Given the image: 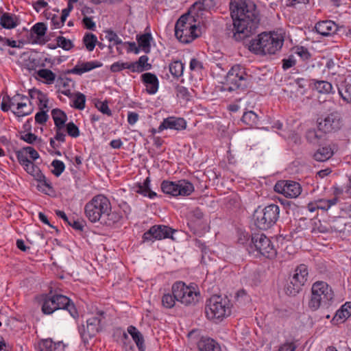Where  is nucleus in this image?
Instances as JSON below:
<instances>
[{
    "instance_id": "1",
    "label": "nucleus",
    "mask_w": 351,
    "mask_h": 351,
    "mask_svg": "<svg viewBox=\"0 0 351 351\" xmlns=\"http://www.w3.org/2000/svg\"><path fill=\"white\" fill-rule=\"evenodd\" d=\"M231 16L237 39L249 36L258 25L256 6L250 0H231L230 3Z\"/></svg>"
},
{
    "instance_id": "2",
    "label": "nucleus",
    "mask_w": 351,
    "mask_h": 351,
    "mask_svg": "<svg viewBox=\"0 0 351 351\" xmlns=\"http://www.w3.org/2000/svg\"><path fill=\"white\" fill-rule=\"evenodd\" d=\"M172 294H164L162 304L167 308L175 306L176 300L185 306L195 304L198 302L199 293L192 287L186 286L183 282L179 281L172 285Z\"/></svg>"
},
{
    "instance_id": "3",
    "label": "nucleus",
    "mask_w": 351,
    "mask_h": 351,
    "mask_svg": "<svg viewBox=\"0 0 351 351\" xmlns=\"http://www.w3.org/2000/svg\"><path fill=\"white\" fill-rule=\"evenodd\" d=\"M283 42V37L280 34L263 32L250 41L249 49L258 55L275 54L281 49Z\"/></svg>"
},
{
    "instance_id": "4",
    "label": "nucleus",
    "mask_w": 351,
    "mask_h": 351,
    "mask_svg": "<svg viewBox=\"0 0 351 351\" xmlns=\"http://www.w3.org/2000/svg\"><path fill=\"white\" fill-rule=\"evenodd\" d=\"M334 299V292L331 287L324 281L314 282L311 287V296L308 301V308L316 311L320 307L328 308Z\"/></svg>"
},
{
    "instance_id": "5",
    "label": "nucleus",
    "mask_w": 351,
    "mask_h": 351,
    "mask_svg": "<svg viewBox=\"0 0 351 351\" xmlns=\"http://www.w3.org/2000/svg\"><path fill=\"white\" fill-rule=\"evenodd\" d=\"M230 313V302L227 298L214 295L206 300L205 314L208 319L219 322L228 317Z\"/></svg>"
},
{
    "instance_id": "6",
    "label": "nucleus",
    "mask_w": 351,
    "mask_h": 351,
    "mask_svg": "<svg viewBox=\"0 0 351 351\" xmlns=\"http://www.w3.org/2000/svg\"><path fill=\"white\" fill-rule=\"evenodd\" d=\"M199 35L194 18L189 14L181 16L175 25V36L178 40L182 43H189Z\"/></svg>"
},
{
    "instance_id": "7",
    "label": "nucleus",
    "mask_w": 351,
    "mask_h": 351,
    "mask_svg": "<svg viewBox=\"0 0 351 351\" xmlns=\"http://www.w3.org/2000/svg\"><path fill=\"white\" fill-rule=\"evenodd\" d=\"M279 217V206L276 204H271L265 208L258 206L254 212L253 220L257 228L266 230L276 224Z\"/></svg>"
},
{
    "instance_id": "8",
    "label": "nucleus",
    "mask_w": 351,
    "mask_h": 351,
    "mask_svg": "<svg viewBox=\"0 0 351 351\" xmlns=\"http://www.w3.org/2000/svg\"><path fill=\"white\" fill-rule=\"evenodd\" d=\"M110 208H112L109 199L103 195H97L86 204L84 213L90 222H101Z\"/></svg>"
},
{
    "instance_id": "9",
    "label": "nucleus",
    "mask_w": 351,
    "mask_h": 351,
    "mask_svg": "<svg viewBox=\"0 0 351 351\" xmlns=\"http://www.w3.org/2000/svg\"><path fill=\"white\" fill-rule=\"evenodd\" d=\"M58 309L66 310L73 318L78 317L77 308L68 297L60 294L46 296L42 306L43 313L50 315Z\"/></svg>"
},
{
    "instance_id": "10",
    "label": "nucleus",
    "mask_w": 351,
    "mask_h": 351,
    "mask_svg": "<svg viewBox=\"0 0 351 351\" xmlns=\"http://www.w3.org/2000/svg\"><path fill=\"white\" fill-rule=\"evenodd\" d=\"M1 95L3 97L1 109L3 112H8L12 106H16V111H13V113L17 117L27 116L32 112V108H27V110H23L24 108H27V102L29 99L23 94L16 93L11 97L6 92L3 91Z\"/></svg>"
},
{
    "instance_id": "11",
    "label": "nucleus",
    "mask_w": 351,
    "mask_h": 351,
    "mask_svg": "<svg viewBox=\"0 0 351 351\" xmlns=\"http://www.w3.org/2000/svg\"><path fill=\"white\" fill-rule=\"evenodd\" d=\"M160 187L164 193L172 196H188L194 191L193 184L186 180L178 182L163 180Z\"/></svg>"
},
{
    "instance_id": "12",
    "label": "nucleus",
    "mask_w": 351,
    "mask_h": 351,
    "mask_svg": "<svg viewBox=\"0 0 351 351\" xmlns=\"http://www.w3.org/2000/svg\"><path fill=\"white\" fill-rule=\"evenodd\" d=\"M106 313L103 311H99L96 313L95 316L88 318L86 320V328L83 326L82 330L80 331L81 336L84 340H87L96 335L105 324Z\"/></svg>"
},
{
    "instance_id": "13",
    "label": "nucleus",
    "mask_w": 351,
    "mask_h": 351,
    "mask_svg": "<svg viewBox=\"0 0 351 351\" xmlns=\"http://www.w3.org/2000/svg\"><path fill=\"white\" fill-rule=\"evenodd\" d=\"M252 243L256 251L266 258H273L277 254V251L273 243L263 233L253 234Z\"/></svg>"
},
{
    "instance_id": "14",
    "label": "nucleus",
    "mask_w": 351,
    "mask_h": 351,
    "mask_svg": "<svg viewBox=\"0 0 351 351\" xmlns=\"http://www.w3.org/2000/svg\"><path fill=\"white\" fill-rule=\"evenodd\" d=\"M317 121L319 130L324 133L336 132L343 125L342 119L337 112L322 116L317 119Z\"/></svg>"
},
{
    "instance_id": "15",
    "label": "nucleus",
    "mask_w": 351,
    "mask_h": 351,
    "mask_svg": "<svg viewBox=\"0 0 351 351\" xmlns=\"http://www.w3.org/2000/svg\"><path fill=\"white\" fill-rule=\"evenodd\" d=\"M174 230L165 225H154L143 235V242H154L155 240H162L167 238L173 239Z\"/></svg>"
},
{
    "instance_id": "16",
    "label": "nucleus",
    "mask_w": 351,
    "mask_h": 351,
    "mask_svg": "<svg viewBox=\"0 0 351 351\" xmlns=\"http://www.w3.org/2000/svg\"><path fill=\"white\" fill-rule=\"evenodd\" d=\"M274 191L282 194L286 197L295 198L301 194L302 187L298 182L295 181L280 180L276 183Z\"/></svg>"
},
{
    "instance_id": "17",
    "label": "nucleus",
    "mask_w": 351,
    "mask_h": 351,
    "mask_svg": "<svg viewBox=\"0 0 351 351\" xmlns=\"http://www.w3.org/2000/svg\"><path fill=\"white\" fill-rule=\"evenodd\" d=\"M245 73L243 68L240 65H234L228 71L227 75L226 81L230 86L229 88L235 86L236 88H241L244 86Z\"/></svg>"
},
{
    "instance_id": "18",
    "label": "nucleus",
    "mask_w": 351,
    "mask_h": 351,
    "mask_svg": "<svg viewBox=\"0 0 351 351\" xmlns=\"http://www.w3.org/2000/svg\"><path fill=\"white\" fill-rule=\"evenodd\" d=\"M186 121L184 119L181 117H169L163 119L158 130L160 132L167 129L182 130L186 129Z\"/></svg>"
},
{
    "instance_id": "19",
    "label": "nucleus",
    "mask_w": 351,
    "mask_h": 351,
    "mask_svg": "<svg viewBox=\"0 0 351 351\" xmlns=\"http://www.w3.org/2000/svg\"><path fill=\"white\" fill-rule=\"evenodd\" d=\"M101 66L102 64L98 61L85 62L83 60H78L75 66L69 70L67 73L81 75L94 69L101 67Z\"/></svg>"
},
{
    "instance_id": "20",
    "label": "nucleus",
    "mask_w": 351,
    "mask_h": 351,
    "mask_svg": "<svg viewBox=\"0 0 351 351\" xmlns=\"http://www.w3.org/2000/svg\"><path fill=\"white\" fill-rule=\"evenodd\" d=\"M316 32L322 36H329L335 34L337 31V25L332 21H322L316 23Z\"/></svg>"
},
{
    "instance_id": "21",
    "label": "nucleus",
    "mask_w": 351,
    "mask_h": 351,
    "mask_svg": "<svg viewBox=\"0 0 351 351\" xmlns=\"http://www.w3.org/2000/svg\"><path fill=\"white\" fill-rule=\"evenodd\" d=\"M19 24L20 20L15 14L4 12L0 16V25L5 29H14Z\"/></svg>"
},
{
    "instance_id": "22",
    "label": "nucleus",
    "mask_w": 351,
    "mask_h": 351,
    "mask_svg": "<svg viewBox=\"0 0 351 351\" xmlns=\"http://www.w3.org/2000/svg\"><path fill=\"white\" fill-rule=\"evenodd\" d=\"M150 178L147 177L143 183L138 182L134 186V191L145 197L153 199L156 197V193L150 189Z\"/></svg>"
},
{
    "instance_id": "23",
    "label": "nucleus",
    "mask_w": 351,
    "mask_h": 351,
    "mask_svg": "<svg viewBox=\"0 0 351 351\" xmlns=\"http://www.w3.org/2000/svg\"><path fill=\"white\" fill-rule=\"evenodd\" d=\"M200 351H221L219 344L213 339L202 337L197 343Z\"/></svg>"
},
{
    "instance_id": "24",
    "label": "nucleus",
    "mask_w": 351,
    "mask_h": 351,
    "mask_svg": "<svg viewBox=\"0 0 351 351\" xmlns=\"http://www.w3.org/2000/svg\"><path fill=\"white\" fill-rule=\"evenodd\" d=\"M40 351H64V344L62 341L54 342L51 339L42 340L39 343Z\"/></svg>"
},
{
    "instance_id": "25",
    "label": "nucleus",
    "mask_w": 351,
    "mask_h": 351,
    "mask_svg": "<svg viewBox=\"0 0 351 351\" xmlns=\"http://www.w3.org/2000/svg\"><path fill=\"white\" fill-rule=\"evenodd\" d=\"M308 276V267L304 264H300L295 269L294 274L291 279L295 280L297 282L300 283L302 286H304L307 281Z\"/></svg>"
},
{
    "instance_id": "26",
    "label": "nucleus",
    "mask_w": 351,
    "mask_h": 351,
    "mask_svg": "<svg viewBox=\"0 0 351 351\" xmlns=\"http://www.w3.org/2000/svg\"><path fill=\"white\" fill-rule=\"evenodd\" d=\"M153 38L150 33H145L136 36V40L140 50L145 53L151 51V42Z\"/></svg>"
},
{
    "instance_id": "27",
    "label": "nucleus",
    "mask_w": 351,
    "mask_h": 351,
    "mask_svg": "<svg viewBox=\"0 0 351 351\" xmlns=\"http://www.w3.org/2000/svg\"><path fill=\"white\" fill-rule=\"evenodd\" d=\"M51 116L54 121L55 128H64L65 123L67 121V116L66 113L58 108H55L51 110Z\"/></svg>"
},
{
    "instance_id": "28",
    "label": "nucleus",
    "mask_w": 351,
    "mask_h": 351,
    "mask_svg": "<svg viewBox=\"0 0 351 351\" xmlns=\"http://www.w3.org/2000/svg\"><path fill=\"white\" fill-rule=\"evenodd\" d=\"M56 215L62 219L69 226H71L73 229L79 231H82L84 229V222L76 221L74 218H69L66 216L65 213L62 210H56Z\"/></svg>"
},
{
    "instance_id": "29",
    "label": "nucleus",
    "mask_w": 351,
    "mask_h": 351,
    "mask_svg": "<svg viewBox=\"0 0 351 351\" xmlns=\"http://www.w3.org/2000/svg\"><path fill=\"white\" fill-rule=\"evenodd\" d=\"M148 57L142 56L138 60L130 63V71L132 72H142L151 68V64L148 63Z\"/></svg>"
},
{
    "instance_id": "30",
    "label": "nucleus",
    "mask_w": 351,
    "mask_h": 351,
    "mask_svg": "<svg viewBox=\"0 0 351 351\" xmlns=\"http://www.w3.org/2000/svg\"><path fill=\"white\" fill-rule=\"evenodd\" d=\"M38 182L37 189L43 193L50 195L54 192L53 188L51 185V182L45 177L42 173L40 178H38L36 179Z\"/></svg>"
},
{
    "instance_id": "31",
    "label": "nucleus",
    "mask_w": 351,
    "mask_h": 351,
    "mask_svg": "<svg viewBox=\"0 0 351 351\" xmlns=\"http://www.w3.org/2000/svg\"><path fill=\"white\" fill-rule=\"evenodd\" d=\"M333 151L330 146L319 148L313 154V158L318 162H324L330 158Z\"/></svg>"
},
{
    "instance_id": "32",
    "label": "nucleus",
    "mask_w": 351,
    "mask_h": 351,
    "mask_svg": "<svg viewBox=\"0 0 351 351\" xmlns=\"http://www.w3.org/2000/svg\"><path fill=\"white\" fill-rule=\"evenodd\" d=\"M122 218L121 214L116 211H112L111 208L105 213V217H103L101 224L111 226L114 223L119 222Z\"/></svg>"
},
{
    "instance_id": "33",
    "label": "nucleus",
    "mask_w": 351,
    "mask_h": 351,
    "mask_svg": "<svg viewBox=\"0 0 351 351\" xmlns=\"http://www.w3.org/2000/svg\"><path fill=\"white\" fill-rule=\"evenodd\" d=\"M351 315V302H346L339 309L333 317V320L344 322Z\"/></svg>"
},
{
    "instance_id": "34",
    "label": "nucleus",
    "mask_w": 351,
    "mask_h": 351,
    "mask_svg": "<svg viewBox=\"0 0 351 351\" xmlns=\"http://www.w3.org/2000/svg\"><path fill=\"white\" fill-rule=\"evenodd\" d=\"M128 332L132 336L138 349L143 351L144 339L142 334L133 326H130L128 328Z\"/></svg>"
},
{
    "instance_id": "35",
    "label": "nucleus",
    "mask_w": 351,
    "mask_h": 351,
    "mask_svg": "<svg viewBox=\"0 0 351 351\" xmlns=\"http://www.w3.org/2000/svg\"><path fill=\"white\" fill-rule=\"evenodd\" d=\"M302 287L300 283L290 278L285 287V291L287 295L294 296L301 291Z\"/></svg>"
},
{
    "instance_id": "36",
    "label": "nucleus",
    "mask_w": 351,
    "mask_h": 351,
    "mask_svg": "<svg viewBox=\"0 0 351 351\" xmlns=\"http://www.w3.org/2000/svg\"><path fill=\"white\" fill-rule=\"evenodd\" d=\"M316 201L317 208L323 210H328L332 206L337 204L339 198L336 196L330 199H318Z\"/></svg>"
},
{
    "instance_id": "37",
    "label": "nucleus",
    "mask_w": 351,
    "mask_h": 351,
    "mask_svg": "<svg viewBox=\"0 0 351 351\" xmlns=\"http://www.w3.org/2000/svg\"><path fill=\"white\" fill-rule=\"evenodd\" d=\"M37 75L45 84H52L56 79V74L47 69H42L38 70L37 72Z\"/></svg>"
},
{
    "instance_id": "38",
    "label": "nucleus",
    "mask_w": 351,
    "mask_h": 351,
    "mask_svg": "<svg viewBox=\"0 0 351 351\" xmlns=\"http://www.w3.org/2000/svg\"><path fill=\"white\" fill-rule=\"evenodd\" d=\"M242 121L251 127L258 123V115L252 110L245 112L243 114Z\"/></svg>"
},
{
    "instance_id": "39",
    "label": "nucleus",
    "mask_w": 351,
    "mask_h": 351,
    "mask_svg": "<svg viewBox=\"0 0 351 351\" xmlns=\"http://www.w3.org/2000/svg\"><path fill=\"white\" fill-rule=\"evenodd\" d=\"M141 78L147 86H150V88L158 87V80L156 75L151 73H145L141 75Z\"/></svg>"
},
{
    "instance_id": "40",
    "label": "nucleus",
    "mask_w": 351,
    "mask_h": 351,
    "mask_svg": "<svg viewBox=\"0 0 351 351\" xmlns=\"http://www.w3.org/2000/svg\"><path fill=\"white\" fill-rule=\"evenodd\" d=\"M184 64L181 61L176 60L169 64V71L174 77L181 76L184 71Z\"/></svg>"
},
{
    "instance_id": "41",
    "label": "nucleus",
    "mask_w": 351,
    "mask_h": 351,
    "mask_svg": "<svg viewBox=\"0 0 351 351\" xmlns=\"http://www.w3.org/2000/svg\"><path fill=\"white\" fill-rule=\"evenodd\" d=\"M29 92L31 95L36 94L38 99L39 101V106L40 109L48 108V99L45 94L43 93L38 89H29Z\"/></svg>"
},
{
    "instance_id": "42",
    "label": "nucleus",
    "mask_w": 351,
    "mask_h": 351,
    "mask_svg": "<svg viewBox=\"0 0 351 351\" xmlns=\"http://www.w3.org/2000/svg\"><path fill=\"white\" fill-rule=\"evenodd\" d=\"M346 222L342 217H336L331 221L330 228L332 232H341L344 230Z\"/></svg>"
},
{
    "instance_id": "43",
    "label": "nucleus",
    "mask_w": 351,
    "mask_h": 351,
    "mask_svg": "<svg viewBox=\"0 0 351 351\" xmlns=\"http://www.w3.org/2000/svg\"><path fill=\"white\" fill-rule=\"evenodd\" d=\"M23 167L27 173L32 176L35 180L38 178H40L42 171L36 165L34 164L32 161L29 162Z\"/></svg>"
},
{
    "instance_id": "44",
    "label": "nucleus",
    "mask_w": 351,
    "mask_h": 351,
    "mask_svg": "<svg viewBox=\"0 0 351 351\" xmlns=\"http://www.w3.org/2000/svg\"><path fill=\"white\" fill-rule=\"evenodd\" d=\"M94 104L95 108L104 114H106L109 117L112 115V111L108 107L107 100L101 101L99 99H95Z\"/></svg>"
},
{
    "instance_id": "45",
    "label": "nucleus",
    "mask_w": 351,
    "mask_h": 351,
    "mask_svg": "<svg viewBox=\"0 0 351 351\" xmlns=\"http://www.w3.org/2000/svg\"><path fill=\"white\" fill-rule=\"evenodd\" d=\"M97 41L96 36L93 34H87L83 38L84 44L88 51H92L94 49Z\"/></svg>"
},
{
    "instance_id": "46",
    "label": "nucleus",
    "mask_w": 351,
    "mask_h": 351,
    "mask_svg": "<svg viewBox=\"0 0 351 351\" xmlns=\"http://www.w3.org/2000/svg\"><path fill=\"white\" fill-rule=\"evenodd\" d=\"M86 96L80 92L75 93L73 97V107L78 110H83L85 108Z\"/></svg>"
},
{
    "instance_id": "47",
    "label": "nucleus",
    "mask_w": 351,
    "mask_h": 351,
    "mask_svg": "<svg viewBox=\"0 0 351 351\" xmlns=\"http://www.w3.org/2000/svg\"><path fill=\"white\" fill-rule=\"evenodd\" d=\"M51 166L53 168L51 170V173L56 177L60 176L65 169V165L64 162L59 160H53L51 162Z\"/></svg>"
},
{
    "instance_id": "48",
    "label": "nucleus",
    "mask_w": 351,
    "mask_h": 351,
    "mask_svg": "<svg viewBox=\"0 0 351 351\" xmlns=\"http://www.w3.org/2000/svg\"><path fill=\"white\" fill-rule=\"evenodd\" d=\"M105 32V38L114 45L122 44V40L118 35L112 30H106Z\"/></svg>"
},
{
    "instance_id": "49",
    "label": "nucleus",
    "mask_w": 351,
    "mask_h": 351,
    "mask_svg": "<svg viewBox=\"0 0 351 351\" xmlns=\"http://www.w3.org/2000/svg\"><path fill=\"white\" fill-rule=\"evenodd\" d=\"M193 89H191V91H189L188 89H178L176 95L179 99L186 102L193 97Z\"/></svg>"
},
{
    "instance_id": "50",
    "label": "nucleus",
    "mask_w": 351,
    "mask_h": 351,
    "mask_svg": "<svg viewBox=\"0 0 351 351\" xmlns=\"http://www.w3.org/2000/svg\"><path fill=\"white\" fill-rule=\"evenodd\" d=\"M194 6L199 10H206L215 6L214 0H199L194 3Z\"/></svg>"
},
{
    "instance_id": "51",
    "label": "nucleus",
    "mask_w": 351,
    "mask_h": 351,
    "mask_svg": "<svg viewBox=\"0 0 351 351\" xmlns=\"http://www.w3.org/2000/svg\"><path fill=\"white\" fill-rule=\"evenodd\" d=\"M65 126L66 128V132L70 136L77 138L80 136V130L73 122H69L65 125Z\"/></svg>"
},
{
    "instance_id": "52",
    "label": "nucleus",
    "mask_w": 351,
    "mask_h": 351,
    "mask_svg": "<svg viewBox=\"0 0 351 351\" xmlns=\"http://www.w3.org/2000/svg\"><path fill=\"white\" fill-rule=\"evenodd\" d=\"M16 156L19 164L22 166L26 165L31 160L27 158V154L25 150V148H22L16 152Z\"/></svg>"
},
{
    "instance_id": "53",
    "label": "nucleus",
    "mask_w": 351,
    "mask_h": 351,
    "mask_svg": "<svg viewBox=\"0 0 351 351\" xmlns=\"http://www.w3.org/2000/svg\"><path fill=\"white\" fill-rule=\"evenodd\" d=\"M32 31L37 36H43L47 32V27L43 23H37L32 28Z\"/></svg>"
},
{
    "instance_id": "54",
    "label": "nucleus",
    "mask_w": 351,
    "mask_h": 351,
    "mask_svg": "<svg viewBox=\"0 0 351 351\" xmlns=\"http://www.w3.org/2000/svg\"><path fill=\"white\" fill-rule=\"evenodd\" d=\"M57 43L60 47L67 51L71 49L73 47L71 40L66 39L63 36H58L57 38Z\"/></svg>"
},
{
    "instance_id": "55",
    "label": "nucleus",
    "mask_w": 351,
    "mask_h": 351,
    "mask_svg": "<svg viewBox=\"0 0 351 351\" xmlns=\"http://www.w3.org/2000/svg\"><path fill=\"white\" fill-rule=\"evenodd\" d=\"M125 69L130 70V63L119 61L110 66V71L112 72H119Z\"/></svg>"
},
{
    "instance_id": "56",
    "label": "nucleus",
    "mask_w": 351,
    "mask_h": 351,
    "mask_svg": "<svg viewBox=\"0 0 351 351\" xmlns=\"http://www.w3.org/2000/svg\"><path fill=\"white\" fill-rule=\"evenodd\" d=\"M306 139L311 143L316 144L318 140L322 138L315 130H309L306 134Z\"/></svg>"
},
{
    "instance_id": "57",
    "label": "nucleus",
    "mask_w": 351,
    "mask_h": 351,
    "mask_svg": "<svg viewBox=\"0 0 351 351\" xmlns=\"http://www.w3.org/2000/svg\"><path fill=\"white\" fill-rule=\"evenodd\" d=\"M49 118L48 114H47V111L41 109L40 111L38 112L35 115V121L40 125L45 124Z\"/></svg>"
},
{
    "instance_id": "58",
    "label": "nucleus",
    "mask_w": 351,
    "mask_h": 351,
    "mask_svg": "<svg viewBox=\"0 0 351 351\" xmlns=\"http://www.w3.org/2000/svg\"><path fill=\"white\" fill-rule=\"evenodd\" d=\"M20 138L29 144H33L36 141H41L36 134L32 132L24 133L23 134H21Z\"/></svg>"
},
{
    "instance_id": "59",
    "label": "nucleus",
    "mask_w": 351,
    "mask_h": 351,
    "mask_svg": "<svg viewBox=\"0 0 351 351\" xmlns=\"http://www.w3.org/2000/svg\"><path fill=\"white\" fill-rule=\"evenodd\" d=\"M287 5L295 8H302L303 6L308 3V0H287Z\"/></svg>"
},
{
    "instance_id": "60",
    "label": "nucleus",
    "mask_w": 351,
    "mask_h": 351,
    "mask_svg": "<svg viewBox=\"0 0 351 351\" xmlns=\"http://www.w3.org/2000/svg\"><path fill=\"white\" fill-rule=\"evenodd\" d=\"M339 94L344 101L351 103V89H337Z\"/></svg>"
},
{
    "instance_id": "61",
    "label": "nucleus",
    "mask_w": 351,
    "mask_h": 351,
    "mask_svg": "<svg viewBox=\"0 0 351 351\" xmlns=\"http://www.w3.org/2000/svg\"><path fill=\"white\" fill-rule=\"evenodd\" d=\"M190 69L194 71H199L202 68V63L195 58L191 59L190 62Z\"/></svg>"
},
{
    "instance_id": "62",
    "label": "nucleus",
    "mask_w": 351,
    "mask_h": 351,
    "mask_svg": "<svg viewBox=\"0 0 351 351\" xmlns=\"http://www.w3.org/2000/svg\"><path fill=\"white\" fill-rule=\"evenodd\" d=\"M25 150L26 151L27 155H29V158L33 160H36L39 158V154L37 152V151L33 148L32 147H24Z\"/></svg>"
},
{
    "instance_id": "63",
    "label": "nucleus",
    "mask_w": 351,
    "mask_h": 351,
    "mask_svg": "<svg viewBox=\"0 0 351 351\" xmlns=\"http://www.w3.org/2000/svg\"><path fill=\"white\" fill-rule=\"evenodd\" d=\"M64 128H55V130H56V135L54 136V138L59 141V142H64L65 141V137H66V134H64Z\"/></svg>"
},
{
    "instance_id": "64",
    "label": "nucleus",
    "mask_w": 351,
    "mask_h": 351,
    "mask_svg": "<svg viewBox=\"0 0 351 351\" xmlns=\"http://www.w3.org/2000/svg\"><path fill=\"white\" fill-rule=\"evenodd\" d=\"M295 348L294 343L286 342L280 346L278 351H294Z\"/></svg>"
}]
</instances>
